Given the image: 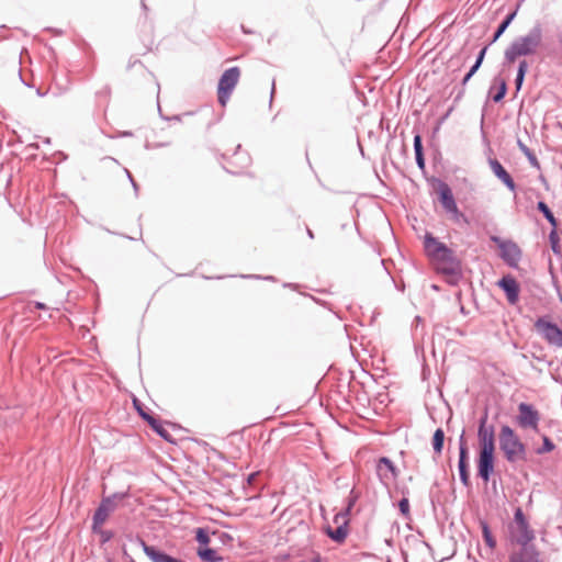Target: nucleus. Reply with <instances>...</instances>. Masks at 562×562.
<instances>
[{"label":"nucleus","mask_w":562,"mask_h":562,"mask_svg":"<svg viewBox=\"0 0 562 562\" xmlns=\"http://www.w3.org/2000/svg\"><path fill=\"white\" fill-rule=\"evenodd\" d=\"M424 247L436 269L446 274H456L461 269L454 252L431 234L425 235Z\"/></svg>","instance_id":"1"},{"label":"nucleus","mask_w":562,"mask_h":562,"mask_svg":"<svg viewBox=\"0 0 562 562\" xmlns=\"http://www.w3.org/2000/svg\"><path fill=\"white\" fill-rule=\"evenodd\" d=\"M480 453L477 459V475L487 483L491 474L494 472V431L485 427V420H482L479 428Z\"/></svg>","instance_id":"2"},{"label":"nucleus","mask_w":562,"mask_h":562,"mask_svg":"<svg viewBox=\"0 0 562 562\" xmlns=\"http://www.w3.org/2000/svg\"><path fill=\"white\" fill-rule=\"evenodd\" d=\"M509 533L512 541L519 546V552H515L510 562H527L526 544H527V526L525 521V514L521 508H517L515 519L509 526Z\"/></svg>","instance_id":"3"},{"label":"nucleus","mask_w":562,"mask_h":562,"mask_svg":"<svg viewBox=\"0 0 562 562\" xmlns=\"http://www.w3.org/2000/svg\"><path fill=\"white\" fill-rule=\"evenodd\" d=\"M501 448L509 461H515L524 456L525 447L514 434L513 429L504 426L499 434Z\"/></svg>","instance_id":"4"},{"label":"nucleus","mask_w":562,"mask_h":562,"mask_svg":"<svg viewBox=\"0 0 562 562\" xmlns=\"http://www.w3.org/2000/svg\"><path fill=\"white\" fill-rule=\"evenodd\" d=\"M535 331L549 345L562 348V329L548 317H540L535 322Z\"/></svg>","instance_id":"5"},{"label":"nucleus","mask_w":562,"mask_h":562,"mask_svg":"<svg viewBox=\"0 0 562 562\" xmlns=\"http://www.w3.org/2000/svg\"><path fill=\"white\" fill-rule=\"evenodd\" d=\"M240 78V69L232 67L223 72L217 86V98L222 106H225L231 98V94L237 86Z\"/></svg>","instance_id":"6"},{"label":"nucleus","mask_w":562,"mask_h":562,"mask_svg":"<svg viewBox=\"0 0 562 562\" xmlns=\"http://www.w3.org/2000/svg\"><path fill=\"white\" fill-rule=\"evenodd\" d=\"M435 189L446 212L451 215L454 222H459L460 218L463 217V214L459 211L449 186L442 181H438Z\"/></svg>","instance_id":"7"},{"label":"nucleus","mask_w":562,"mask_h":562,"mask_svg":"<svg viewBox=\"0 0 562 562\" xmlns=\"http://www.w3.org/2000/svg\"><path fill=\"white\" fill-rule=\"evenodd\" d=\"M375 471L380 481L385 486H389L391 483L395 482L400 473L393 461L386 457H382L376 461Z\"/></svg>","instance_id":"8"},{"label":"nucleus","mask_w":562,"mask_h":562,"mask_svg":"<svg viewBox=\"0 0 562 562\" xmlns=\"http://www.w3.org/2000/svg\"><path fill=\"white\" fill-rule=\"evenodd\" d=\"M492 240L496 244L499 256L508 265L516 266L521 257V252L517 245L508 240H503L498 237H492Z\"/></svg>","instance_id":"9"},{"label":"nucleus","mask_w":562,"mask_h":562,"mask_svg":"<svg viewBox=\"0 0 562 562\" xmlns=\"http://www.w3.org/2000/svg\"><path fill=\"white\" fill-rule=\"evenodd\" d=\"M115 503L111 498H104L102 499L100 506L94 513L93 516V525L92 529L93 531H97V529H100L102 525L106 521L110 514L114 510Z\"/></svg>","instance_id":"10"},{"label":"nucleus","mask_w":562,"mask_h":562,"mask_svg":"<svg viewBox=\"0 0 562 562\" xmlns=\"http://www.w3.org/2000/svg\"><path fill=\"white\" fill-rule=\"evenodd\" d=\"M527 55V37H521L514 42L505 53V58L508 65L515 64L520 57Z\"/></svg>","instance_id":"11"},{"label":"nucleus","mask_w":562,"mask_h":562,"mask_svg":"<svg viewBox=\"0 0 562 562\" xmlns=\"http://www.w3.org/2000/svg\"><path fill=\"white\" fill-rule=\"evenodd\" d=\"M468 447L467 442L461 436L460 438V456H459V473L461 482L468 486L470 484V475H469V462H468Z\"/></svg>","instance_id":"12"},{"label":"nucleus","mask_w":562,"mask_h":562,"mask_svg":"<svg viewBox=\"0 0 562 562\" xmlns=\"http://www.w3.org/2000/svg\"><path fill=\"white\" fill-rule=\"evenodd\" d=\"M498 285L505 291L509 303L515 304L518 300V284L516 280L507 276L498 281Z\"/></svg>","instance_id":"13"},{"label":"nucleus","mask_w":562,"mask_h":562,"mask_svg":"<svg viewBox=\"0 0 562 562\" xmlns=\"http://www.w3.org/2000/svg\"><path fill=\"white\" fill-rule=\"evenodd\" d=\"M490 167L493 173L510 190L515 189V183L510 175L504 169L501 162L496 159L490 160Z\"/></svg>","instance_id":"14"},{"label":"nucleus","mask_w":562,"mask_h":562,"mask_svg":"<svg viewBox=\"0 0 562 562\" xmlns=\"http://www.w3.org/2000/svg\"><path fill=\"white\" fill-rule=\"evenodd\" d=\"M530 440H531L532 449H533L535 453H537V454H544V453L551 452L555 448L554 443L552 442V440L550 439L548 434L541 435L540 442L537 441L535 436H531Z\"/></svg>","instance_id":"15"},{"label":"nucleus","mask_w":562,"mask_h":562,"mask_svg":"<svg viewBox=\"0 0 562 562\" xmlns=\"http://www.w3.org/2000/svg\"><path fill=\"white\" fill-rule=\"evenodd\" d=\"M547 434L544 427L540 425V417L538 412L529 407V438L535 436L537 441L540 442L541 435Z\"/></svg>","instance_id":"16"},{"label":"nucleus","mask_w":562,"mask_h":562,"mask_svg":"<svg viewBox=\"0 0 562 562\" xmlns=\"http://www.w3.org/2000/svg\"><path fill=\"white\" fill-rule=\"evenodd\" d=\"M506 93V80L502 77H496L490 89V94L495 102H499Z\"/></svg>","instance_id":"17"},{"label":"nucleus","mask_w":562,"mask_h":562,"mask_svg":"<svg viewBox=\"0 0 562 562\" xmlns=\"http://www.w3.org/2000/svg\"><path fill=\"white\" fill-rule=\"evenodd\" d=\"M145 420L149 424V426L166 441L173 442V438L171 434L165 428V426L153 416H145Z\"/></svg>","instance_id":"18"},{"label":"nucleus","mask_w":562,"mask_h":562,"mask_svg":"<svg viewBox=\"0 0 562 562\" xmlns=\"http://www.w3.org/2000/svg\"><path fill=\"white\" fill-rule=\"evenodd\" d=\"M196 553L201 560L206 562H221L224 560L217 551L206 547H199Z\"/></svg>","instance_id":"19"},{"label":"nucleus","mask_w":562,"mask_h":562,"mask_svg":"<svg viewBox=\"0 0 562 562\" xmlns=\"http://www.w3.org/2000/svg\"><path fill=\"white\" fill-rule=\"evenodd\" d=\"M414 149L417 165L423 169L425 167V160L423 155L422 137L419 135L414 137Z\"/></svg>","instance_id":"20"},{"label":"nucleus","mask_w":562,"mask_h":562,"mask_svg":"<svg viewBox=\"0 0 562 562\" xmlns=\"http://www.w3.org/2000/svg\"><path fill=\"white\" fill-rule=\"evenodd\" d=\"M443 441H445V434H443V430L439 428L435 431L434 437H432L434 450L437 453H441L442 447H443Z\"/></svg>","instance_id":"21"},{"label":"nucleus","mask_w":562,"mask_h":562,"mask_svg":"<svg viewBox=\"0 0 562 562\" xmlns=\"http://www.w3.org/2000/svg\"><path fill=\"white\" fill-rule=\"evenodd\" d=\"M549 239H550V245H551V248H552L553 252L554 254H561L562 252V246H561L560 237L558 235V232H557L555 227H553V229L551 231V233L549 235Z\"/></svg>","instance_id":"22"},{"label":"nucleus","mask_w":562,"mask_h":562,"mask_svg":"<svg viewBox=\"0 0 562 562\" xmlns=\"http://www.w3.org/2000/svg\"><path fill=\"white\" fill-rule=\"evenodd\" d=\"M485 53H486V47H484L480 54H479V57H477V60L476 63L474 64V66L470 69V71L465 75V77L463 78V85H465L469 79L475 74V71L479 69V67L481 66L482 61H483V58L485 56Z\"/></svg>","instance_id":"23"},{"label":"nucleus","mask_w":562,"mask_h":562,"mask_svg":"<svg viewBox=\"0 0 562 562\" xmlns=\"http://www.w3.org/2000/svg\"><path fill=\"white\" fill-rule=\"evenodd\" d=\"M328 536L337 542H342L347 537V529L342 526H339L334 531H328Z\"/></svg>","instance_id":"24"},{"label":"nucleus","mask_w":562,"mask_h":562,"mask_svg":"<svg viewBox=\"0 0 562 562\" xmlns=\"http://www.w3.org/2000/svg\"><path fill=\"white\" fill-rule=\"evenodd\" d=\"M538 209L543 213V215L547 217V220L550 222V224L553 227H557V220H555L553 213L548 207V205L544 202H539Z\"/></svg>","instance_id":"25"},{"label":"nucleus","mask_w":562,"mask_h":562,"mask_svg":"<svg viewBox=\"0 0 562 562\" xmlns=\"http://www.w3.org/2000/svg\"><path fill=\"white\" fill-rule=\"evenodd\" d=\"M515 14H516V12H513L507 15V18L503 21V23L499 25L498 30L496 31L493 41H496L504 33V31L507 29L509 23L513 21Z\"/></svg>","instance_id":"26"},{"label":"nucleus","mask_w":562,"mask_h":562,"mask_svg":"<svg viewBox=\"0 0 562 562\" xmlns=\"http://www.w3.org/2000/svg\"><path fill=\"white\" fill-rule=\"evenodd\" d=\"M526 65H527V63L525 59L519 61V67H518V72H517V78H516L517 90H519L522 86Z\"/></svg>","instance_id":"27"},{"label":"nucleus","mask_w":562,"mask_h":562,"mask_svg":"<svg viewBox=\"0 0 562 562\" xmlns=\"http://www.w3.org/2000/svg\"><path fill=\"white\" fill-rule=\"evenodd\" d=\"M195 539L201 544V547L206 546L210 542L209 533L202 528L196 529Z\"/></svg>","instance_id":"28"},{"label":"nucleus","mask_w":562,"mask_h":562,"mask_svg":"<svg viewBox=\"0 0 562 562\" xmlns=\"http://www.w3.org/2000/svg\"><path fill=\"white\" fill-rule=\"evenodd\" d=\"M398 508L404 516L409 515V502L407 498H402L398 503Z\"/></svg>","instance_id":"29"},{"label":"nucleus","mask_w":562,"mask_h":562,"mask_svg":"<svg viewBox=\"0 0 562 562\" xmlns=\"http://www.w3.org/2000/svg\"><path fill=\"white\" fill-rule=\"evenodd\" d=\"M519 411H520L519 422H520L521 425H525V423L527 420V404L526 403H521L519 405Z\"/></svg>","instance_id":"30"},{"label":"nucleus","mask_w":562,"mask_h":562,"mask_svg":"<svg viewBox=\"0 0 562 562\" xmlns=\"http://www.w3.org/2000/svg\"><path fill=\"white\" fill-rule=\"evenodd\" d=\"M483 533H484V538H485L486 543L491 548H494L495 547V541L493 540V538L491 536V532H490V530H488V528L486 526H484V528H483Z\"/></svg>","instance_id":"31"},{"label":"nucleus","mask_w":562,"mask_h":562,"mask_svg":"<svg viewBox=\"0 0 562 562\" xmlns=\"http://www.w3.org/2000/svg\"><path fill=\"white\" fill-rule=\"evenodd\" d=\"M97 531L100 533L102 542L109 541L113 536L111 531L102 530L101 528L97 529Z\"/></svg>","instance_id":"32"},{"label":"nucleus","mask_w":562,"mask_h":562,"mask_svg":"<svg viewBox=\"0 0 562 562\" xmlns=\"http://www.w3.org/2000/svg\"><path fill=\"white\" fill-rule=\"evenodd\" d=\"M529 562H543V561L540 560V557H539L538 552H531L529 550Z\"/></svg>","instance_id":"33"},{"label":"nucleus","mask_w":562,"mask_h":562,"mask_svg":"<svg viewBox=\"0 0 562 562\" xmlns=\"http://www.w3.org/2000/svg\"><path fill=\"white\" fill-rule=\"evenodd\" d=\"M119 172L123 178L131 179L130 172L126 169L119 168Z\"/></svg>","instance_id":"34"},{"label":"nucleus","mask_w":562,"mask_h":562,"mask_svg":"<svg viewBox=\"0 0 562 562\" xmlns=\"http://www.w3.org/2000/svg\"><path fill=\"white\" fill-rule=\"evenodd\" d=\"M137 411L140 414V416L145 419V416H150L149 414L145 413L139 406H137Z\"/></svg>","instance_id":"35"},{"label":"nucleus","mask_w":562,"mask_h":562,"mask_svg":"<svg viewBox=\"0 0 562 562\" xmlns=\"http://www.w3.org/2000/svg\"><path fill=\"white\" fill-rule=\"evenodd\" d=\"M518 143H519L520 148H521L525 153H527V147H526V146H525L520 140H519Z\"/></svg>","instance_id":"36"},{"label":"nucleus","mask_w":562,"mask_h":562,"mask_svg":"<svg viewBox=\"0 0 562 562\" xmlns=\"http://www.w3.org/2000/svg\"><path fill=\"white\" fill-rule=\"evenodd\" d=\"M35 306H36L37 308H45V305H44L43 303H40V302H37V303L35 304Z\"/></svg>","instance_id":"37"},{"label":"nucleus","mask_w":562,"mask_h":562,"mask_svg":"<svg viewBox=\"0 0 562 562\" xmlns=\"http://www.w3.org/2000/svg\"><path fill=\"white\" fill-rule=\"evenodd\" d=\"M529 160H530L533 165H537V160H536V158H532L530 155H529Z\"/></svg>","instance_id":"38"},{"label":"nucleus","mask_w":562,"mask_h":562,"mask_svg":"<svg viewBox=\"0 0 562 562\" xmlns=\"http://www.w3.org/2000/svg\"><path fill=\"white\" fill-rule=\"evenodd\" d=\"M314 562H321L319 559H316Z\"/></svg>","instance_id":"39"}]
</instances>
